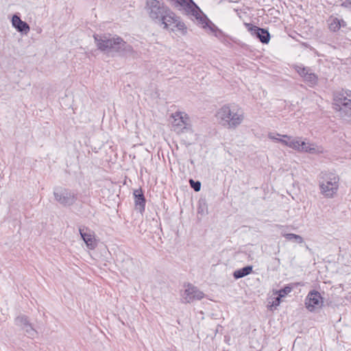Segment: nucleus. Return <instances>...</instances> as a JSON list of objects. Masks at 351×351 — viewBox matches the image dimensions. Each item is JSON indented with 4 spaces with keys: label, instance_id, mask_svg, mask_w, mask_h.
Here are the masks:
<instances>
[{
    "label": "nucleus",
    "instance_id": "nucleus-1",
    "mask_svg": "<svg viewBox=\"0 0 351 351\" xmlns=\"http://www.w3.org/2000/svg\"><path fill=\"white\" fill-rule=\"evenodd\" d=\"M171 5L182 12L195 23L206 31L215 33L216 26L208 19L199 7L193 0H167Z\"/></svg>",
    "mask_w": 351,
    "mask_h": 351
},
{
    "label": "nucleus",
    "instance_id": "nucleus-2",
    "mask_svg": "<svg viewBox=\"0 0 351 351\" xmlns=\"http://www.w3.org/2000/svg\"><path fill=\"white\" fill-rule=\"evenodd\" d=\"M95 42L101 51H115L130 53L132 51L131 45L127 44L121 38L106 34H95Z\"/></svg>",
    "mask_w": 351,
    "mask_h": 351
},
{
    "label": "nucleus",
    "instance_id": "nucleus-3",
    "mask_svg": "<svg viewBox=\"0 0 351 351\" xmlns=\"http://www.w3.org/2000/svg\"><path fill=\"white\" fill-rule=\"evenodd\" d=\"M239 108L234 104H227L221 106L215 114L219 124L227 128H235L241 123Z\"/></svg>",
    "mask_w": 351,
    "mask_h": 351
},
{
    "label": "nucleus",
    "instance_id": "nucleus-4",
    "mask_svg": "<svg viewBox=\"0 0 351 351\" xmlns=\"http://www.w3.org/2000/svg\"><path fill=\"white\" fill-rule=\"evenodd\" d=\"M286 141H281V143L299 152H306L312 154H319L324 152L322 146L311 143L301 137H293L285 135Z\"/></svg>",
    "mask_w": 351,
    "mask_h": 351
},
{
    "label": "nucleus",
    "instance_id": "nucleus-5",
    "mask_svg": "<svg viewBox=\"0 0 351 351\" xmlns=\"http://www.w3.org/2000/svg\"><path fill=\"white\" fill-rule=\"evenodd\" d=\"M163 25L165 29L172 32H179L185 35L187 33V27L181 18L178 16L171 8L167 10V12L159 21Z\"/></svg>",
    "mask_w": 351,
    "mask_h": 351
},
{
    "label": "nucleus",
    "instance_id": "nucleus-6",
    "mask_svg": "<svg viewBox=\"0 0 351 351\" xmlns=\"http://www.w3.org/2000/svg\"><path fill=\"white\" fill-rule=\"evenodd\" d=\"M339 178L333 173L325 174L319 181L320 193L326 198H332L339 189Z\"/></svg>",
    "mask_w": 351,
    "mask_h": 351
},
{
    "label": "nucleus",
    "instance_id": "nucleus-7",
    "mask_svg": "<svg viewBox=\"0 0 351 351\" xmlns=\"http://www.w3.org/2000/svg\"><path fill=\"white\" fill-rule=\"evenodd\" d=\"M170 8L162 0H146L145 9L149 17L159 21Z\"/></svg>",
    "mask_w": 351,
    "mask_h": 351
},
{
    "label": "nucleus",
    "instance_id": "nucleus-8",
    "mask_svg": "<svg viewBox=\"0 0 351 351\" xmlns=\"http://www.w3.org/2000/svg\"><path fill=\"white\" fill-rule=\"evenodd\" d=\"M55 200L63 206H70L77 200V194L74 191L61 186L53 189Z\"/></svg>",
    "mask_w": 351,
    "mask_h": 351
},
{
    "label": "nucleus",
    "instance_id": "nucleus-9",
    "mask_svg": "<svg viewBox=\"0 0 351 351\" xmlns=\"http://www.w3.org/2000/svg\"><path fill=\"white\" fill-rule=\"evenodd\" d=\"M172 127L177 133L192 132V125L189 115L184 112H176L172 114Z\"/></svg>",
    "mask_w": 351,
    "mask_h": 351
},
{
    "label": "nucleus",
    "instance_id": "nucleus-10",
    "mask_svg": "<svg viewBox=\"0 0 351 351\" xmlns=\"http://www.w3.org/2000/svg\"><path fill=\"white\" fill-rule=\"evenodd\" d=\"M204 296L205 294L202 291L190 283L184 285V289L180 293L181 301L183 303H191L194 300H199Z\"/></svg>",
    "mask_w": 351,
    "mask_h": 351
},
{
    "label": "nucleus",
    "instance_id": "nucleus-11",
    "mask_svg": "<svg viewBox=\"0 0 351 351\" xmlns=\"http://www.w3.org/2000/svg\"><path fill=\"white\" fill-rule=\"evenodd\" d=\"M335 108L341 112L342 116L351 117V99L343 93H337L334 98Z\"/></svg>",
    "mask_w": 351,
    "mask_h": 351
},
{
    "label": "nucleus",
    "instance_id": "nucleus-12",
    "mask_svg": "<svg viewBox=\"0 0 351 351\" xmlns=\"http://www.w3.org/2000/svg\"><path fill=\"white\" fill-rule=\"evenodd\" d=\"M324 301L320 293L317 291H312L308 293L305 300L306 308L311 312L320 308Z\"/></svg>",
    "mask_w": 351,
    "mask_h": 351
},
{
    "label": "nucleus",
    "instance_id": "nucleus-13",
    "mask_svg": "<svg viewBox=\"0 0 351 351\" xmlns=\"http://www.w3.org/2000/svg\"><path fill=\"white\" fill-rule=\"evenodd\" d=\"M79 231L87 248L89 250H94L97 245L94 232L85 227L80 228Z\"/></svg>",
    "mask_w": 351,
    "mask_h": 351
},
{
    "label": "nucleus",
    "instance_id": "nucleus-14",
    "mask_svg": "<svg viewBox=\"0 0 351 351\" xmlns=\"http://www.w3.org/2000/svg\"><path fill=\"white\" fill-rule=\"evenodd\" d=\"M249 33L258 38L263 43H268L270 39L269 34L264 29L253 26L250 23L244 24Z\"/></svg>",
    "mask_w": 351,
    "mask_h": 351
},
{
    "label": "nucleus",
    "instance_id": "nucleus-15",
    "mask_svg": "<svg viewBox=\"0 0 351 351\" xmlns=\"http://www.w3.org/2000/svg\"><path fill=\"white\" fill-rule=\"evenodd\" d=\"M298 74L304 79L309 86H313L317 83V75L312 73L309 69L298 65L295 67Z\"/></svg>",
    "mask_w": 351,
    "mask_h": 351
},
{
    "label": "nucleus",
    "instance_id": "nucleus-16",
    "mask_svg": "<svg viewBox=\"0 0 351 351\" xmlns=\"http://www.w3.org/2000/svg\"><path fill=\"white\" fill-rule=\"evenodd\" d=\"M12 25L19 32L25 35L28 34L30 29L29 25L22 21L16 14L13 15L12 18Z\"/></svg>",
    "mask_w": 351,
    "mask_h": 351
},
{
    "label": "nucleus",
    "instance_id": "nucleus-17",
    "mask_svg": "<svg viewBox=\"0 0 351 351\" xmlns=\"http://www.w3.org/2000/svg\"><path fill=\"white\" fill-rule=\"evenodd\" d=\"M135 197V204L136 208L141 212L144 211L145 206V199L141 190H136L134 192Z\"/></svg>",
    "mask_w": 351,
    "mask_h": 351
},
{
    "label": "nucleus",
    "instance_id": "nucleus-18",
    "mask_svg": "<svg viewBox=\"0 0 351 351\" xmlns=\"http://www.w3.org/2000/svg\"><path fill=\"white\" fill-rule=\"evenodd\" d=\"M328 27L331 31L337 32L341 26L344 25V21L334 16H330L328 20Z\"/></svg>",
    "mask_w": 351,
    "mask_h": 351
},
{
    "label": "nucleus",
    "instance_id": "nucleus-19",
    "mask_svg": "<svg viewBox=\"0 0 351 351\" xmlns=\"http://www.w3.org/2000/svg\"><path fill=\"white\" fill-rule=\"evenodd\" d=\"M281 298L278 295L271 297L267 304V307L270 311L276 309L280 304Z\"/></svg>",
    "mask_w": 351,
    "mask_h": 351
},
{
    "label": "nucleus",
    "instance_id": "nucleus-20",
    "mask_svg": "<svg viewBox=\"0 0 351 351\" xmlns=\"http://www.w3.org/2000/svg\"><path fill=\"white\" fill-rule=\"evenodd\" d=\"M282 236L288 241H293L298 243H302L304 242L303 238L293 233L282 234Z\"/></svg>",
    "mask_w": 351,
    "mask_h": 351
},
{
    "label": "nucleus",
    "instance_id": "nucleus-21",
    "mask_svg": "<svg viewBox=\"0 0 351 351\" xmlns=\"http://www.w3.org/2000/svg\"><path fill=\"white\" fill-rule=\"evenodd\" d=\"M29 322L25 315H19L15 319V324L23 328Z\"/></svg>",
    "mask_w": 351,
    "mask_h": 351
},
{
    "label": "nucleus",
    "instance_id": "nucleus-22",
    "mask_svg": "<svg viewBox=\"0 0 351 351\" xmlns=\"http://www.w3.org/2000/svg\"><path fill=\"white\" fill-rule=\"evenodd\" d=\"M22 329L25 332V335L29 338L34 339L37 335V331L30 324L26 325V326Z\"/></svg>",
    "mask_w": 351,
    "mask_h": 351
},
{
    "label": "nucleus",
    "instance_id": "nucleus-23",
    "mask_svg": "<svg viewBox=\"0 0 351 351\" xmlns=\"http://www.w3.org/2000/svg\"><path fill=\"white\" fill-rule=\"evenodd\" d=\"M267 136L269 139L273 140L275 142L281 143V141L287 140V138H285V135H281L278 133L269 132Z\"/></svg>",
    "mask_w": 351,
    "mask_h": 351
},
{
    "label": "nucleus",
    "instance_id": "nucleus-24",
    "mask_svg": "<svg viewBox=\"0 0 351 351\" xmlns=\"http://www.w3.org/2000/svg\"><path fill=\"white\" fill-rule=\"evenodd\" d=\"M291 291V288L286 287L282 289L279 290L274 293V295H278L280 298L285 297L287 294Z\"/></svg>",
    "mask_w": 351,
    "mask_h": 351
},
{
    "label": "nucleus",
    "instance_id": "nucleus-25",
    "mask_svg": "<svg viewBox=\"0 0 351 351\" xmlns=\"http://www.w3.org/2000/svg\"><path fill=\"white\" fill-rule=\"evenodd\" d=\"M189 182L191 187L194 189L195 191L197 192L200 191L201 183L199 181H194L193 180L191 179Z\"/></svg>",
    "mask_w": 351,
    "mask_h": 351
},
{
    "label": "nucleus",
    "instance_id": "nucleus-26",
    "mask_svg": "<svg viewBox=\"0 0 351 351\" xmlns=\"http://www.w3.org/2000/svg\"><path fill=\"white\" fill-rule=\"evenodd\" d=\"M252 270V266H247L245 267H243V277L248 275Z\"/></svg>",
    "mask_w": 351,
    "mask_h": 351
},
{
    "label": "nucleus",
    "instance_id": "nucleus-27",
    "mask_svg": "<svg viewBox=\"0 0 351 351\" xmlns=\"http://www.w3.org/2000/svg\"><path fill=\"white\" fill-rule=\"evenodd\" d=\"M234 277L236 279L241 278V269H238L234 272Z\"/></svg>",
    "mask_w": 351,
    "mask_h": 351
},
{
    "label": "nucleus",
    "instance_id": "nucleus-28",
    "mask_svg": "<svg viewBox=\"0 0 351 351\" xmlns=\"http://www.w3.org/2000/svg\"><path fill=\"white\" fill-rule=\"evenodd\" d=\"M235 11L237 12V15H238L239 17H241V16H240V15H239V12H238V10H235Z\"/></svg>",
    "mask_w": 351,
    "mask_h": 351
},
{
    "label": "nucleus",
    "instance_id": "nucleus-29",
    "mask_svg": "<svg viewBox=\"0 0 351 351\" xmlns=\"http://www.w3.org/2000/svg\"><path fill=\"white\" fill-rule=\"evenodd\" d=\"M349 3L351 5V0H349Z\"/></svg>",
    "mask_w": 351,
    "mask_h": 351
}]
</instances>
